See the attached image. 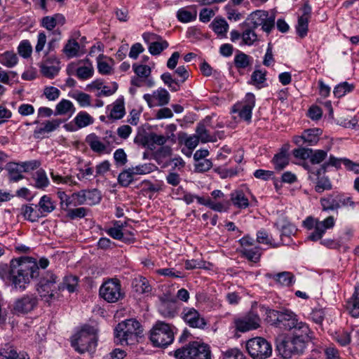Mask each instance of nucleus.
I'll return each mask as SVG.
<instances>
[{"instance_id": "423d86ee", "label": "nucleus", "mask_w": 359, "mask_h": 359, "mask_svg": "<svg viewBox=\"0 0 359 359\" xmlns=\"http://www.w3.org/2000/svg\"><path fill=\"white\" fill-rule=\"evenodd\" d=\"M97 330L90 325H84L72 340V346L79 353L93 351L97 346Z\"/></svg>"}, {"instance_id": "f704fd0d", "label": "nucleus", "mask_w": 359, "mask_h": 359, "mask_svg": "<svg viewBox=\"0 0 359 359\" xmlns=\"http://www.w3.org/2000/svg\"><path fill=\"white\" fill-rule=\"evenodd\" d=\"M34 187L38 189H45L50 184V181L46 171L40 168L33 175Z\"/></svg>"}, {"instance_id": "9d476101", "label": "nucleus", "mask_w": 359, "mask_h": 359, "mask_svg": "<svg viewBox=\"0 0 359 359\" xmlns=\"http://www.w3.org/2000/svg\"><path fill=\"white\" fill-rule=\"evenodd\" d=\"M246 348L249 355L255 359H266L272 354L271 344L262 337L249 339L246 343Z\"/></svg>"}, {"instance_id": "4be33fe9", "label": "nucleus", "mask_w": 359, "mask_h": 359, "mask_svg": "<svg viewBox=\"0 0 359 359\" xmlns=\"http://www.w3.org/2000/svg\"><path fill=\"white\" fill-rule=\"evenodd\" d=\"M62 121L59 119H53L43 123L41 127L36 128L33 133L35 139H43L46 134L50 133L57 130Z\"/></svg>"}, {"instance_id": "412c9836", "label": "nucleus", "mask_w": 359, "mask_h": 359, "mask_svg": "<svg viewBox=\"0 0 359 359\" xmlns=\"http://www.w3.org/2000/svg\"><path fill=\"white\" fill-rule=\"evenodd\" d=\"M276 350L284 359H290L297 354L290 339L286 337L276 339Z\"/></svg>"}, {"instance_id": "864d4df0", "label": "nucleus", "mask_w": 359, "mask_h": 359, "mask_svg": "<svg viewBox=\"0 0 359 359\" xmlns=\"http://www.w3.org/2000/svg\"><path fill=\"white\" fill-rule=\"evenodd\" d=\"M69 96L76 100L81 107H88L91 105V97L87 93L76 91L69 93Z\"/></svg>"}, {"instance_id": "72a5a7b5", "label": "nucleus", "mask_w": 359, "mask_h": 359, "mask_svg": "<svg viewBox=\"0 0 359 359\" xmlns=\"http://www.w3.org/2000/svg\"><path fill=\"white\" fill-rule=\"evenodd\" d=\"M36 208L37 205L34 208L32 204L23 205L20 208L21 215L25 219L31 222H36L41 217L39 209H36Z\"/></svg>"}, {"instance_id": "6ab92c4d", "label": "nucleus", "mask_w": 359, "mask_h": 359, "mask_svg": "<svg viewBox=\"0 0 359 359\" xmlns=\"http://www.w3.org/2000/svg\"><path fill=\"white\" fill-rule=\"evenodd\" d=\"M321 135L322 130L320 128L307 129L302 133V135L294 137V142L299 146H302L304 144L313 146L318 142Z\"/></svg>"}, {"instance_id": "338daca9", "label": "nucleus", "mask_w": 359, "mask_h": 359, "mask_svg": "<svg viewBox=\"0 0 359 359\" xmlns=\"http://www.w3.org/2000/svg\"><path fill=\"white\" fill-rule=\"evenodd\" d=\"M18 53L23 58H28L32 53V46L29 40H22L18 46Z\"/></svg>"}, {"instance_id": "e2e57ef3", "label": "nucleus", "mask_w": 359, "mask_h": 359, "mask_svg": "<svg viewBox=\"0 0 359 359\" xmlns=\"http://www.w3.org/2000/svg\"><path fill=\"white\" fill-rule=\"evenodd\" d=\"M94 69L91 63L86 66L79 67L76 72V76L80 80H87L93 76Z\"/></svg>"}, {"instance_id": "c9c22d12", "label": "nucleus", "mask_w": 359, "mask_h": 359, "mask_svg": "<svg viewBox=\"0 0 359 359\" xmlns=\"http://www.w3.org/2000/svg\"><path fill=\"white\" fill-rule=\"evenodd\" d=\"M80 44L74 39H69L63 47L62 52L70 59L79 56Z\"/></svg>"}, {"instance_id": "6e6552de", "label": "nucleus", "mask_w": 359, "mask_h": 359, "mask_svg": "<svg viewBox=\"0 0 359 359\" xmlns=\"http://www.w3.org/2000/svg\"><path fill=\"white\" fill-rule=\"evenodd\" d=\"M304 225L309 230L313 229L308 238L313 241H317L322 238L327 229H332L335 225V219L333 216H329L323 221L315 219L311 217H308L304 221Z\"/></svg>"}, {"instance_id": "ea45409f", "label": "nucleus", "mask_w": 359, "mask_h": 359, "mask_svg": "<svg viewBox=\"0 0 359 359\" xmlns=\"http://www.w3.org/2000/svg\"><path fill=\"white\" fill-rule=\"evenodd\" d=\"M233 63L238 69H244L251 65L252 57L243 52L237 50L234 56Z\"/></svg>"}, {"instance_id": "f03ea898", "label": "nucleus", "mask_w": 359, "mask_h": 359, "mask_svg": "<svg viewBox=\"0 0 359 359\" xmlns=\"http://www.w3.org/2000/svg\"><path fill=\"white\" fill-rule=\"evenodd\" d=\"M265 320L270 325L283 330H294L300 326L297 315L291 310L280 309L279 310L266 309Z\"/></svg>"}, {"instance_id": "6e6d98bb", "label": "nucleus", "mask_w": 359, "mask_h": 359, "mask_svg": "<svg viewBox=\"0 0 359 359\" xmlns=\"http://www.w3.org/2000/svg\"><path fill=\"white\" fill-rule=\"evenodd\" d=\"M247 28L242 32L241 39L242 43L247 46H252L258 40L257 34L255 33L254 28L251 26H248Z\"/></svg>"}, {"instance_id": "f3484780", "label": "nucleus", "mask_w": 359, "mask_h": 359, "mask_svg": "<svg viewBox=\"0 0 359 359\" xmlns=\"http://www.w3.org/2000/svg\"><path fill=\"white\" fill-rule=\"evenodd\" d=\"M170 98L169 93L163 88H158L152 94L147 93L143 95V99L147 102L150 108L166 105L169 103Z\"/></svg>"}, {"instance_id": "49530a36", "label": "nucleus", "mask_w": 359, "mask_h": 359, "mask_svg": "<svg viewBox=\"0 0 359 359\" xmlns=\"http://www.w3.org/2000/svg\"><path fill=\"white\" fill-rule=\"evenodd\" d=\"M266 71L262 69H255L251 75L250 83L258 88H264L266 86Z\"/></svg>"}, {"instance_id": "473e14b6", "label": "nucleus", "mask_w": 359, "mask_h": 359, "mask_svg": "<svg viewBox=\"0 0 359 359\" xmlns=\"http://www.w3.org/2000/svg\"><path fill=\"white\" fill-rule=\"evenodd\" d=\"M76 111L73 103L68 100H61L55 107V115H69L72 116Z\"/></svg>"}, {"instance_id": "774afa93", "label": "nucleus", "mask_w": 359, "mask_h": 359, "mask_svg": "<svg viewBox=\"0 0 359 359\" xmlns=\"http://www.w3.org/2000/svg\"><path fill=\"white\" fill-rule=\"evenodd\" d=\"M134 175L130 171V168L122 171L118 177V182L120 185L124 187H128L133 181Z\"/></svg>"}, {"instance_id": "09e8293b", "label": "nucleus", "mask_w": 359, "mask_h": 359, "mask_svg": "<svg viewBox=\"0 0 359 359\" xmlns=\"http://www.w3.org/2000/svg\"><path fill=\"white\" fill-rule=\"evenodd\" d=\"M50 39H49L47 43V52L46 55L50 53L58 48L59 42L62 39V33L61 30L59 28H57L50 34Z\"/></svg>"}, {"instance_id": "a878e982", "label": "nucleus", "mask_w": 359, "mask_h": 359, "mask_svg": "<svg viewBox=\"0 0 359 359\" xmlns=\"http://www.w3.org/2000/svg\"><path fill=\"white\" fill-rule=\"evenodd\" d=\"M311 11V7L306 5L304 8L303 15L298 18L296 31L298 36L301 38H304L307 35L309 30V19Z\"/></svg>"}, {"instance_id": "b1692460", "label": "nucleus", "mask_w": 359, "mask_h": 359, "mask_svg": "<svg viewBox=\"0 0 359 359\" xmlns=\"http://www.w3.org/2000/svg\"><path fill=\"white\" fill-rule=\"evenodd\" d=\"M266 277L272 279L276 283L282 287H290L295 283L294 276L289 271L277 273H266Z\"/></svg>"}, {"instance_id": "1a4fd4ad", "label": "nucleus", "mask_w": 359, "mask_h": 359, "mask_svg": "<svg viewBox=\"0 0 359 359\" xmlns=\"http://www.w3.org/2000/svg\"><path fill=\"white\" fill-rule=\"evenodd\" d=\"M245 23L254 29L262 26L264 32L270 33L275 26V16L269 15L268 11L257 10L249 15Z\"/></svg>"}, {"instance_id": "7ed1b4c3", "label": "nucleus", "mask_w": 359, "mask_h": 359, "mask_svg": "<svg viewBox=\"0 0 359 359\" xmlns=\"http://www.w3.org/2000/svg\"><path fill=\"white\" fill-rule=\"evenodd\" d=\"M37 264L39 268L40 276L38 278L39 282L36 285V290L41 297L48 302L55 297L53 287L57 282V276L50 271H47L45 273H41V270L47 268L49 264L48 259L41 258Z\"/></svg>"}, {"instance_id": "13d9d810", "label": "nucleus", "mask_w": 359, "mask_h": 359, "mask_svg": "<svg viewBox=\"0 0 359 359\" xmlns=\"http://www.w3.org/2000/svg\"><path fill=\"white\" fill-rule=\"evenodd\" d=\"M210 26L212 30L222 36H224L229 29V25L224 19H215Z\"/></svg>"}, {"instance_id": "79ce46f5", "label": "nucleus", "mask_w": 359, "mask_h": 359, "mask_svg": "<svg viewBox=\"0 0 359 359\" xmlns=\"http://www.w3.org/2000/svg\"><path fill=\"white\" fill-rule=\"evenodd\" d=\"M37 207H39L41 217L51 212L55 208L53 201L47 195H44L40 198Z\"/></svg>"}, {"instance_id": "4d7b16f0", "label": "nucleus", "mask_w": 359, "mask_h": 359, "mask_svg": "<svg viewBox=\"0 0 359 359\" xmlns=\"http://www.w3.org/2000/svg\"><path fill=\"white\" fill-rule=\"evenodd\" d=\"M133 285L136 292L140 294H148L151 291V286L144 277L135 279Z\"/></svg>"}, {"instance_id": "5701e85b", "label": "nucleus", "mask_w": 359, "mask_h": 359, "mask_svg": "<svg viewBox=\"0 0 359 359\" xmlns=\"http://www.w3.org/2000/svg\"><path fill=\"white\" fill-rule=\"evenodd\" d=\"M86 141L89 145L90 149L95 153L99 154H108L111 151V148L107 147L101 140V137L95 133L88 135L86 137Z\"/></svg>"}, {"instance_id": "f8f14e48", "label": "nucleus", "mask_w": 359, "mask_h": 359, "mask_svg": "<svg viewBox=\"0 0 359 359\" xmlns=\"http://www.w3.org/2000/svg\"><path fill=\"white\" fill-rule=\"evenodd\" d=\"M100 294L108 302H116L123 297L120 281L110 279L104 282L100 288Z\"/></svg>"}, {"instance_id": "a211bd4d", "label": "nucleus", "mask_w": 359, "mask_h": 359, "mask_svg": "<svg viewBox=\"0 0 359 359\" xmlns=\"http://www.w3.org/2000/svg\"><path fill=\"white\" fill-rule=\"evenodd\" d=\"M37 304L38 299L34 294H25L15 300L13 310L16 313H27L32 311Z\"/></svg>"}, {"instance_id": "603ef678", "label": "nucleus", "mask_w": 359, "mask_h": 359, "mask_svg": "<svg viewBox=\"0 0 359 359\" xmlns=\"http://www.w3.org/2000/svg\"><path fill=\"white\" fill-rule=\"evenodd\" d=\"M161 79L169 89L172 92H177L180 89L181 84L179 83L177 79L173 78L172 75L169 72H165L161 75Z\"/></svg>"}, {"instance_id": "4468645a", "label": "nucleus", "mask_w": 359, "mask_h": 359, "mask_svg": "<svg viewBox=\"0 0 359 359\" xmlns=\"http://www.w3.org/2000/svg\"><path fill=\"white\" fill-rule=\"evenodd\" d=\"M142 38L148 45V50L151 55H159L169 46L168 42L159 35L153 33H144Z\"/></svg>"}, {"instance_id": "cd10ccee", "label": "nucleus", "mask_w": 359, "mask_h": 359, "mask_svg": "<svg viewBox=\"0 0 359 359\" xmlns=\"http://www.w3.org/2000/svg\"><path fill=\"white\" fill-rule=\"evenodd\" d=\"M196 200L197 202L203 205L210 208L217 212H226L229 209V203L227 201L226 203L221 202H214L210 197L204 198L196 196Z\"/></svg>"}, {"instance_id": "a18cd8bd", "label": "nucleus", "mask_w": 359, "mask_h": 359, "mask_svg": "<svg viewBox=\"0 0 359 359\" xmlns=\"http://www.w3.org/2000/svg\"><path fill=\"white\" fill-rule=\"evenodd\" d=\"M275 169L277 170H282L289 163V156L286 150H281L279 153L276 154L272 160Z\"/></svg>"}, {"instance_id": "680f3d73", "label": "nucleus", "mask_w": 359, "mask_h": 359, "mask_svg": "<svg viewBox=\"0 0 359 359\" xmlns=\"http://www.w3.org/2000/svg\"><path fill=\"white\" fill-rule=\"evenodd\" d=\"M78 285V278L75 276H65L61 286H59L60 290L67 289L69 292H74Z\"/></svg>"}, {"instance_id": "dca6fc26", "label": "nucleus", "mask_w": 359, "mask_h": 359, "mask_svg": "<svg viewBox=\"0 0 359 359\" xmlns=\"http://www.w3.org/2000/svg\"><path fill=\"white\" fill-rule=\"evenodd\" d=\"M260 322L259 316L252 312L242 318L236 319L234 325L237 331L245 332L258 328L260 326Z\"/></svg>"}, {"instance_id": "0eeeda50", "label": "nucleus", "mask_w": 359, "mask_h": 359, "mask_svg": "<svg viewBox=\"0 0 359 359\" xmlns=\"http://www.w3.org/2000/svg\"><path fill=\"white\" fill-rule=\"evenodd\" d=\"M175 327L170 324L158 322L150 332L149 339L156 347L165 348L174 341Z\"/></svg>"}, {"instance_id": "f257e3e1", "label": "nucleus", "mask_w": 359, "mask_h": 359, "mask_svg": "<svg viewBox=\"0 0 359 359\" xmlns=\"http://www.w3.org/2000/svg\"><path fill=\"white\" fill-rule=\"evenodd\" d=\"M39 276L40 271L36 259L22 257L11 261L8 278L15 289L25 290L32 279Z\"/></svg>"}, {"instance_id": "8fccbe9b", "label": "nucleus", "mask_w": 359, "mask_h": 359, "mask_svg": "<svg viewBox=\"0 0 359 359\" xmlns=\"http://www.w3.org/2000/svg\"><path fill=\"white\" fill-rule=\"evenodd\" d=\"M276 224L280 229L282 236L290 237L291 235H294L297 230L294 224L285 219H279Z\"/></svg>"}, {"instance_id": "69168bd1", "label": "nucleus", "mask_w": 359, "mask_h": 359, "mask_svg": "<svg viewBox=\"0 0 359 359\" xmlns=\"http://www.w3.org/2000/svg\"><path fill=\"white\" fill-rule=\"evenodd\" d=\"M315 190L318 193H323L325 191H329L332 189V185L327 177H321L316 180Z\"/></svg>"}, {"instance_id": "4c0bfd02", "label": "nucleus", "mask_w": 359, "mask_h": 359, "mask_svg": "<svg viewBox=\"0 0 359 359\" xmlns=\"http://www.w3.org/2000/svg\"><path fill=\"white\" fill-rule=\"evenodd\" d=\"M177 301L172 302L161 303L159 312L165 318H174L177 313Z\"/></svg>"}, {"instance_id": "39448f33", "label": "nucleus", "mask_w": 359, "mask_h": 359, "mask_svg": "<svg viewBox=\"0 0 359 359\" xmlns=\"http://www.w3.org/2000/svg\"><path fill=\"white\" fill-rule=\"evenodd\" d=\"M170 353L176 359H212V352L208 344L192 341Z\"/></svg>"}, {"instance_id": "393cba45", "label": "nucleus", "mask_w": 359, "mask_h": 359, "mask_svg": "<svg viewBox=\"0 0 359 359\" xmlns=\"http://www.w3.org/2000/svg\"><path fill=\"white\" fill-rule=\"evenodd\" d=\"M168 140V137L158 135L155 133H150L144 137L143 144L149 149L154 150L156 146H163Z\"/></svg>"}, {"instance_id": "c03bdc74", "label": "nucleus", "mask_w": 359, "mask_h": 359, "mask_svg": "<svg viewBox=\"0 0 359 359\" xmlns=\"http://www.w3.org/2000/svg\"><path fill=\"white\" fill-rule=\"evenodd\" d=\"M197 12L194 8H182L177 13L178 20L183 23H187L196 20Z\"/></svg>"}, {"instance_id": "ddd939ff", "label": "nucleus", "mask_w": 359, "mask_h": 359, "mask_svg": "<svg viewBox=\"0 0 359 359\" xmlns=\"http://www.w3.org/2000/svg\"><path fill=\"white\" fill-rule=\"evenodd\" d=\"M293 336L290 338L296 353H302L306 348V344L310 339V329L306 323H300V326L292 331Z\"/></svg>"}, {"instance_id": "052dcab7", "label": "nucleus", "mask_w": 359, "mask_h": 359, "mask_svg": "<svg viewBox=\"0 0 359 359\" xmlns=\"http://www.w3.org/2000/svg\"><path fill=\"white\" fill-rule=\"evenodd\" d=\"M86 204L95 205L101 201L102 196L100 191L96 189L85 190Z\"/></svg>"}, {"instance_id": "bb28decb", "label": "nucleus", "mask_w": 359, "mask_h": 359, "mask_svg": "<svg viewBox=\"0 0 359 359\" xmlns=\"http://www.w3.org/2000/svg\"><path fill=\"white\" fill-rule=\"evenodd\" d=\"M133 69L136 76L146 79V86H147L148 88H151L154 86L155 81L154 79L150 76L151 73V69L150 68V67L146 65H139L135 63L133 65Z\"/></svg>"}, {"instance_id": "aec40b11", "label": "nucleus", "mask_w": 359, "mask_h": 359, "mask_svg": "<svg viewBox=\"0 0 359 359\" xmlns=\"http://www.w3.org/2000/svg\"><path fill=\"white\" fill-rule=\"evenodd\" d=\"M66 19L62 14L55 13L53 15L43 17L40 20V26L48 32H53L58 26L65 24Z\"/></svg>"}, {"instance_id": "0e129e2a", "label": "nucleus", "mask_w": 359, "mask_h": 359, "mask_svg": "<svg viewBox=\"0 0 359 359\" xmlns=\"http://www.w3.org/2000/svg\"><path fill=\"white\" fill-rule=\"evenodd\" d=\"M222 359H248L239 348H231L222 353Z\"/></svg>"}, {"instance_id": "c756f323", "label": "nucleus", "mask_w": 359, "mask_h": 359, "mask_svg": "<svg viewBox=\"0 0 359 359\" xmlns=\"http://www.w3.org/2000/svg\"><path fill=\"white\" fill-rule=\"evenodd\" d=\"M232 204L238 209H245L249 205V200L242 190H235L230 194Z\"/></svg>"}, {"instance_id": "de8ad7c7", "label": "nucleus", "mask_w": 359, "mask_h": 359, "mask_svg": "<svg viewBox=\"0 0 359 359\" xmlns=\"http://www.w3.org/2000/svg\"><path fill=\"white\" fill-rule=\"evenodd\" d=\"M346 309L353 317H359V292H355L346 302Z\"/></svg>"}, {"instance_id": "2f4dec72", "label": "nucleus", "mask_w": 359, "mask_h": 359, "mask_svg": "<svg viewBox=\"0 0 359 359\" xmlns=\"http://www.w3.org/2000/svg\"><path fill=\"white\" fill-rule=\"evenodd\" d=\"M196 136L199 140L203 143L215 142L217 140V137L215 134H210L203 122L198 123L196 128Z\"/></svg>"}, {"instance_id": "c85d7f7f", "label": "nucleus", "mask_w": 359, "mask_h": 359, "mask_svg": "<svg viewBox=\"0 0 359 359\" xmlns=\"http://www.w3.org/2000/svg\"><path fill=\"white\" fill-rule=\"evenodd\" d=\"M110 107L109 118L118 120L124 116L126 111L123 98L117 99L111 106L107 107L108 109Z\"/></svg>"}, {"instance_id": "2eb2a0df", "label": "nucleus", "mask_w": 359, "mask_h": 359, "mask_svg": "<svg viewBox=\"0 0 359 359\" xmlns=\"http://www.w3.org/2000/svg\"><path fill=\"white\" fill-rule=\"evenodd\" d=\"M255 106V96L252 93L245 95L243 103H238L233 107L232 111L238 113L240 118L245 121L250 122L252 111Z\"/></svg>"}, {"instance_id": "58836bf2", "label": "nucleus", "mask_w": 359, "mask_h": 359, "mask_svg": "<svg viewBox=\"0 0 359 359\" xmlns=\"http://www.w3.org/2000/svg\"><path fill=\"white\" fill-rule=\"evenodd\" d=\"M6 170L8 171L9 180L12 182H16L24 178L22 171L18 163H8Z\"/></svg>"}, {"instance_id": "9b49d317", "label": "nucleus", "mask_w": 359, "mask_h": 359, "mask_svg": "<svg viewBox=\"0 0 359 359\" xmlns=\"http://www.w3.org/2000/svg\"><path fill=\"white\" fill-rule=\"evenodd\" d=\"M180 317L185 324L191 328L204 330L208 325V322L203 316L194 307H184Z\"/></svg>"}, {"instance_id": "5fc2aeb1", "label": "nucleus", "mask_w": 359, "mask_h": 359, "mask_svg": "<svg viewBox=\"0 0 359 359\" xmlns=\"http://www.w3.org/2000/svg\"><path fill=\"white\" fill-rule=\"evenodd\" d=\"M354 89V85L346 81L337 85L333 90V94L336 97L340 98L351 93Z\"/></svg>"}, {"instance_id": "20e7f679", "label": "nucleus", "mask_w": 359, "mask_h": 359, "mask_svg": "<svg viewBox=\"0 0 359 359\" xmlns=\"http://www.w3.org/2000/svg\"><path fill=\"white\" fill-rule=\"evenodd\" d=\"M142 330L140 323L130 318L119 323L114 329V339L116 344L128 345L134 344Z\"/></svg>"}, {"instance_id": "3c124183", "label": "nucleus", "mask_w": 359, "mask_h": 359, "mask_svg": "<svg viewBox=\"0 0 359 359\" xmlns=\"http://www.w3.org/2000/svg\"><path fill=\"white\" fill-rule=\"evenodd\" d=\"M74 121L79 128H82L92 124L94 119L88 113L82 111L77 114Z\"/></svg>"}, {"instance_id": "7c9ffc66", "label": "nucleus", "mask_w": 359, "mask_h": 359, "mask_svg": "<svg viewBox=\"0 0 359 359\" xmlns=\"http://www.w3.org/2000/svg\"><path fill=\"white\" fill-rule=\"evenodd\" d=\"M323 211L337 210L341 208L338 203V194L326 195L320 200Z\"/></svg>"}, {"instance_id": "e433bc0d", "label": "nucleus", "mask_w": 359, "mask_h": 359, "mask_svg": "<svg viewBox=\"0 0 359 359\" xmlns=\"http://www.w3.org/2000/svg\"><path fill=\"white\" fill-rule=\"evenodd\" d=\"M0 359L29 358L23 353H18L17 351L13 346L6 345V347L0 349Z\"/></svg>"}, {"instance_id": "bf43d9fd", "label": "nucleus", "mask_w": 359, "mask_h": 359, "mask_svg": "<svg viewBox=\"0 0 359 359\" xmlns=\"http://www.w3.org/2000/svg\"><path fill=\"white\" fill-rule=\"evenodd\" d=\"M50 175L53 181L57 184H62L72 186L76 184V182L74 181V177L72 175L62 177L52 169L50 170Z\"/></svg>"}, {"instance_id": "a19ab883", "label": "nucleus", "mask_w": 359, "mask_h": 359, "mask_svg": "<svg viewBox=\"0 0 359 359\" xmlns=\"http://www.w3.org/2000/svg\"><path fill=\"white\" fill-rule=\"evenodd\" d=\"M261 250L259 246L255 245L250 248L241 249L240 252L248 260L257 263L259 261L262 255Z\"/></svg>"}, {"instance_id": "37998d69", "label": "nucleus", "mask_w": 359, "mask_h": 359, "mask_svg": "<svg viewBox=\"0 0 359 359\" xmlns=\"http://www.w3.org/2000/svg\"><path fill=\"white\" fill-rule=\"evenodd\" d=\"M0 63L8 68H13L18 63V57L13 51H5L0 53Z\"/></svg>"}]
</instances>
